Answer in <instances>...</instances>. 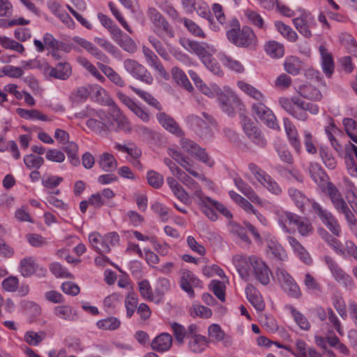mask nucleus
Masks as SVG:
<instances>
[{
	"label": "nucleus",
	"mask_w": 357,
	"mask_h": 357,
	"mask_svg": "<svg viewBox=\"0 0 357 357\" xmlns=\"http://www.w3.org/2000/svg\"><path fill=\"white\" fill-rule=\"evenodd\" d=\"M89 242L92 248L99 254L109 253L111 250L109 244H107L105 237L97 232H93L89 236Z\"/></svg>",
	"instance_id": "obj_32"
},
{
	"label": "nucleus",
	"mask_w": 357,
	"mask_h": 357,
	"mask_svg": "<svg viewBox=\"0 0 357 357\" xmlns=\"http://www.w3.org/2000/svg\"><path fill=\"white\" fill-rule=\"evenodd\" d=\"M150 18L155 25V32L158 35L166 34L168 36H174V31L164 17L155 8L149 10Z\"/></svg>",
	"instance_id": "obj_17"
},
{
	"label": "nucleus",
	"mask_w": 357,
	"mask_h": 357,
	"mask_svg": "<svg viewBox=\"0 0 357 357\" xmlns=\"http://www.w3.org/2000/svg\"><path fill=\"white\" fill-rule=\"evenodd\" d=\"M287 241L296 255L305 264L310 265L312 259L304 247L293 236H288Z\"/></svg>",
	"instance_id": "obj_31"
},
{
	"label": "nucleus",
	"mask_w": 357,
	"mask_h": 357,
	"mask_svg": "<svg viewBox=\"0 0 357 357\" xmlns=\"http://www.w3.org/2000/svg\"><path fill=\"white\" fill-rule=\"evenodd\" d=\"M192 287H202V282L191 271H183L181 278V287L191 298L195 296Z\"/></svg>",
	"instance_id": "obj_18"
},
{
	"label": "nucleus",
	"mask_w": 357,
	"mask_h": 357,
	"mask_svg": "<svg viewBox=\"0 0 357 357\" xmlns=\"http://www.w3.org/2000/svg\"><path fill=\"white\" fill-rule=\"evenodd\" d=\"M325 261L337 282L342 284L346 287H351L353 284L351 276L339 266L332 257L326 256Z\"/></svg>",
	"instance_id": "obj_16"
},
{
	"label": "nucleus",
	"mask_w": 357,
	"mask_h": 357,
	"mask_svg": "<svg viewBox=\"0 0 357 357\" xmlns=\"http://www.w3.org/2000/svg\"><path fill=\"white\" fill-rule=\"evenodd\" d=\"M146 178L148 183L155 189L160 188L164 183L162 175L153 170L147 172Z\"/></svg>",
	"instance_id": "obj_61"
},
{
	"label": "nucleus",
	"mask_w": 357,
	"mask_h": 357,
	"mask_svg": "<svg viewBox=\"0 0 357 357\" xmlns=\"http://www.w3.org/2000/svg\"><path fill=\"white\" fill-rule=\"evenodd\" d=\"M78 63L86 68L93 76L98 80L103 82L105 80L104 76L98 70L95 66H93L87 59L84 57H78Z\"/></svg>",
	"instance_id": "obj_56"
},
{
	"label": "nucleus",
	"mask_w": 357,
	"mask_h": 357,
	"mask_svg": "<svg viewBox=\"0 0 357 357\" xmlns=\"http://www.w3.org/2000/svg\"><path fill=\"white\" fill-rule=\"evenodd\" d=\"M276 29L290 42H295L298 39V34L289 26L281 21L275 22Z\"/></svg>",
	"instance_id": "obj_49"
},
{
	"label": "nucleus",
	"mask_w": 357,
	"mask_h": 357,
	"mask_svg": "<svg viewBox=\"0 0 357 357\" xmlns=\"http://www.w3.org/2000/svg\"><path fill=\"white\" fill-rule=\"evenodd\" d=\"M309 172L312 179L319 185H324L326 181V175L317 162H310Z\"/></svg>",
	"instance_id": "obj_40"
},
{
	"label": "nucleus",
	"mask_w": 357,
	"mask_h": 357,
	"mask_svg": "<svg viewBox=\"0 0 357 357\" xmlns=\"http://www.w3.org/2000/svg\"><path fill=\"white\" fill-rule=\"evenodd\" d=\"M298 93L303 97L315 101L320 100L322 97L320 91L310 84H305L300 86Z\"/></svg>",
	"instance_id": "obj_42"
},
{
	"label": "nucleus",
	"mask_w": 357,
	"mask_h": 357,
	"mask_svg": "<svg viewBox=\"0 0 357 357\" xmlns=\"http://www.w3.org/2000/svg\"><path fill=\"white\" fill-rule=\"evenodd\" d=\"M98 17L101 22L102 25L107 29V30L111 34V37L117 36L118 34H120V29L119 27L112 20L111 18L107 17V15L99 13L98 15Z\"/></svg>",
	"instance_id": "obj_51"
},
{
	"label": "nucleus",
	"mask_w": 357,
	"mask_h": 357,
	"mask_svg": "<svg viewBox=\"0 0 357 357\" xmlns=\"http://www.w3.org/2000/svg\"><path fill=\"white\" fill-rule=\"evenodd\" d=\"M112 38L124 51L129 53H135L137 51V47L134 40L128 35L123 34L121 30H120V34H118L116 37L113 36Z\"/></svg>",
	"instance_id": "obj_33"
},
{
	"label": "nucleus",
	"mask_w": 357,
	"mask_h": 357,
	"mask_svg": "<svg viewBox=\"0 0 357 357\" xmlns=\"http://www.w3.org/2000/svg\"><path fill=\"white\" fill-rule=\"evenodd\" d=\"M115 196L114 192L109 188H105L101 192L93 194L89 198V202L95 208H100L107 204Z\"/></svg>",
	"instance_id": "obj_26"
},
{
	"label": "nucleus",
	"mask_w": 357,
	"mask_h": 357,
	"mask_svg": "<svg viewBox=\"0 0 357 357\" xmlns=\"http://www.w3.org/2000/svg\"><path fill=\"white\" fill-rule=\"evenodd\" d=\"M173 79L175 82L188 91L193 90V86L188 80L184 72L178 67H174L172 70Z\"/></svg>",
	"instance_id": "obj_43"
},
{
	"label": "nucleus",
	"mask_w": 357,
	"mask_h": 357,
	"mask_svg": "<svg viewBox=\"0 0 357 357\" xmlns=\"http://www.w3.org/2000/svg\"><path fill=\"white\" fill-rule=\"evenodd\" d=\"M188 340V349L194 354H201L208 347L210 340L206 336L199 335L191 336Z\"/></svg>",
	"instance_id": "obj_27"
},
{
	"label": "nucleus",
	"mask_w": 357,
	"mask_h": 357,
	"mask_svg": "<svg viewBox=\"0 0 357 357\" xmlns=\"http://www.w3.org/2000/svg\"><path fill=\"white\" fill-rule=\"evenodd\" d=\"M180 181L190 189L194 192V195L197 198L202 197L203 193L199 185L188 174H185L182 178H181Z\"/></svg>",
	"instance_id": "obj_57"
},
{
	"label": "nucleus",
	"mask_w": 357,
	"mask_h": 357,
	"mask_svg": "<svg viewBox=\"0 0 357 357\" xmlns=\"http://www.w3.org/2000/svg\"><path fill=\"white\" fill-rule=\"evenodd\" d=\"M295 104L291 116L298 121H305L307 119L308 114L307 112L312 114H317L319 112V107L317 105L304 101L300 98L295 100Z\"/></svg>",
	"instance_id": "obj_14"
},
{
	"label": "nucleus",
	"mask_w": 357,
	"mask_h": 357,
	"mask_svg": "<svg viewBox=\"0 0 357 357\" xmlns=\"http://www.w3.org/2000/svg\"><path fill=\"white\" fill-rule=\"evenodd\" d=\"M156 117L159 123L165 129L176 136L180 137L183 135V130L173 118L164 112L158 113L156 115Z\"/></svg>",
	"instance_id": "obj_24"
},
{
	"label": "nucleus",
	"mask_w": 357,
	"mask_h": 357,
	"mask_svg": "<svg viewBox=\"0 0 357 357\" xmlns=\"http://www.w3.org/2000/svg\"><path fill=\"white\" fill-rule=\"evenodd\" d=\"M54 314L59 319L72 321L76 319V314L73 312L72 307L69 305H58L54 307Z\"/></svg>",
	"instance_id": "obj_41"
},
{
	"label": "nucleus",
	"mask_w": 357,
	"mask_h": 357,
	"mask_svg": "<svg viewBox=\"0 0 357 357\" xmlns=\"http://www.w3.org/2000/svg\"><path fill=\"white\" fill-rule=\"evenodd\" d=\"M142 50L146 63L157 71L161 77H166L167 73L158 56L145 45L142 47Z\"/></svg>",
	"instance_id": "obj_19"
},
{
	"label": "nucleus",
	"mask_w": 357,
	"mask_h": 357,
	"mask_svg": "<svg viewBox=\"0 0 357 357\" xmlns=\"http://www.w3.org/2000/svg\"><path fill=\"white\" fill-rule=\"evenodd\" d=\"M211 10L216 18L220 27L223 26L227 22V17L224 12L222 6L218 3H214L211 6Z\"/></svg>",
	"instance_id": "obj_62"
},
{
	"label": "nucleus",
	"mask_w": 357,
	"mask_h": 357,
	"mask_svg": "<svg viewBox=\"0 0 357 357\" xmlns=\"http://www.w3.org/2000/svg\"><path fill=\"white\" fill-rule=\"evenodd\" d=\"M247 299L257 310L262 311L265 308V303L259 291L251 284H248L245 289Z\"/></svg>",
	"instance_id": "obj_23"
},
{
	"label": "nucleus",
	"mask_w": 357,
	"mask_h": 357,
	"mask_svg": "<svg viewBox=\"0 0 357 357\" xmlns=\"http://www.w3.org/2000/svg\"><path fill=\"white\" fill-rule=\"evenodd\" d=\"M238 88L246 95L252 98L256 102L266 101L264 95L252 84L244 81H238L237 82Z\"/></svg>",
	"instance_id": "obj_36"
},
{
	"label": "nucleus",
	"mask_w": 357,
	"mask_h": 357,
	"mask_svg": "<svg viewBox=\"0 0 357 357\" xmlns=\"http://www.w3.org/2000/svg\"><path fill=\"white\" fill-rule=\"evenodd\" d=\"M293 24L296 30L305 38L312 36L310 29L315 24V20L310 13L303 12L299 17L293 20Z\"/></svg>",
	"instance_id": "obj_15"
},
{
	"label": "nucleus",
	"mask_w": 357,
	"mask_h": 357,
	"mask_svg": "<svg viewBox=\"0 0 357 357\" xmlns=\"http://www.w3.org/2000/svg\"><path fill=\"white\" fill-rule=\"evenodd\" d=\"M312 207L327 228L335 236H339L341 232L340 226L333 214L323 208V207L316 202L312 203Z\"/></svg>",
	"instance_id": "obj_12"
},
{
	"label": "nucleus",
	"mask_w": 357,
	"mask_h": 357,
	"mask_svg": "<svg viewBox=\"0 0 357 357\" xmlns=\"http://www.w3.org/2000/svg\"><path fill=\"white\" fill-rule=\"evenodd\" d=\"M95 114L100 118V121L93 118L89 119L86 123V126L98 135L102 136L107 135L108 134V129L105 123L106 115L101 111L95 112Z\"/></svg>",
	"instance_id": "obj_25"
},
{
	"label": "nucleus",
	"mask_w": 357,
	"mask_h": 357,
	"mask_svg": "<svg viewBox=\"0 0 357 357\" xmlns=\"http://www.w3.org/2000/svg\"><path fill=\"white\" fill-rule=\"evenodd\" d=\"M265 51L272 58H280L283 56L284 50L282 44L277 41H268L265 45Z\"/></svg>",
	"instance_id": "obj_48"
},
{
	"label": "nucleus",
	"mask_w": 357,
	"mask_h": 357,
	"mask_svg": "<svg viewBox=\"0 0 357 357\" xmlns=\"http://www.w3.org/2000/svg\"><path fill=\"white\" fill-rule=\"evenodd\" d=\"M278 220L283 230L289 232L287 223L296 226L299 234L303 236H309L313 232V227L310 220L305 218L299 216L295 213L280 211L277 213Z\"/></svg>",
	"instance_id": "obj_3"
},
{
	"label": "nucleus",
	"mask_w": 357,
	"mask_h": 357,
	"mask_svg": "<svg viewBox=\"0 0 357 357\" xmlns=\"http://www.w3.org/2000/svg\"><path fill=\"white\" fill-rule=\"evenodd\" d=\"M236 269L244 280L248 281L252 275L263 285L270 281L271 271L261 259L256 256H237L234 259Z\"/></svg>",
	"instance_id": "obj_1"
},
{
	"label": "nucleus",
	"mask_w": 357,
	"mask_h": 357,
	"mask_svg": "<svg viewBox=\"0 0 357 357\" xmlns=\"http://www.w3.org/2000/svg\"><path fill=\"white\" fill-rule=\"evenodd\" d=\"M285 71L292 75H296L300 73L302 68L301 61L295 56H291L286 58L284 63Z\"/></svg>",
	"instance_id": "obj_44"
},
{
	"label": "nucleus",
	"mask_w": 357,
	"mask_h": 357,
	"mask_svg": "<svg viewBox=\"0 0 357 357\" xmlns=\"http://www.w3.org/2000/svg\"><path fill=\"white\" fill-rule=\"evenodd\" d=\"M288 194L295 205L301 210H303L305 206L310 202V199L300 190L291 188L288 190Z\"/></svg>",
	"instance_id": "obj_47"
},
{
	"label": "nucleus",
	"mask_w": 357,
	"mask_h": 357,
	"mask_svg": "<svg viewBox=\"0 0 357 357\" xmlns=\"http://www.w3.org/2000/svg\"><path fill=\"white\" fill-rule=\"evenodd\" d=\"M208 333L211 340L210 341L218 342H222L225 347H229L232 344L231 337L226 335L218 324H211L208 329Z\"/></svg>",
	"instance_id": "obj_22"
},
{
	"label": "nucleus",
	"mask_w": 357,
	"mask_h": 357,
	"mask_svg": "<svg viewBox=\"0 0 357 357\" xmlns=\"http://www.w3.org/2000/svg\"><path fill=\"white\" fill-rule=\"evenodd\" d=\"M219 59L225 66L227 67L231 70L238 73H243L244 71V67L241 62L234 60L225 54H221Z\"/></svg>",
	"instance_id": "obj_55"
},
{
	"label": "nucleus",
	"mask_w": 357,
	"mask_h": 357,
	"mask_svg": "<svg viewBox=\"0 0 357 357\" xmlns=\"http://www.w3.org/2000/svg\"><path fill=\"white\" fill-rule=\"evenodd\" d=\"M245 16L248 18L250 23L252 25L262 29H266V25L263 17L257 12L247 9L244 11Z\"/></svg>",
	"instance_id": "obj_54"
},
{
	"label": "nucleus",
	"mask_w": 357,
	"mask_h": 357,
	"mask_svg": "<svg viewBox=\"0 0 357 357\" xmlns=\"http://www.w3.org/2000/svg\"><path fill=\"white\" fill-rule=\"evenodd\" d=\"M45 71L50 76L61 80L67 79L72 73L71 66L67 62H60L55 67L47 66Z\"/></svg>",
	"instance_id": "obj_21"
},
{
	"label": "nucleus",
	"mask_w": 357,
	"mask_h": 357,
	"mask_svg": "<svg viewBox=\"0 0 357 357\" xmlns=\"http://www.w3.org/2000/svg\"><path fill=\"white\" fill-rule=\"evenodd\" d=\"M248 168L258 182L267 190L276 195L282 193V188L278 183L264 170L254 163L249 164Z\"/></svg>",
	"instance_id": "obj_8"
},
{
	"label": "nucleus",
	"mask_w": 357,
	"mask_h": 357,
	"mask_svg": "<svg viewBox=\"0 0 357 357\" xmlns=\"http://www.w3.org/2000/svg\"><path fill=\"white\" fill-rule=\"evenodd\" d=\"M148 40L151 45L154 47L157 53L164 59L167 60L169 55L163 46L162 43L155 36H149Z\"/></svg>",
	"instance_id": "obj_64"
},
{
	"label": "nucleus",
	"mask_w": 357,
	"mask_h": 357,
	"mask_svg": "<svg viewBox=\"0 0 357 357\" xmlns=\"http://www.w3.org/2000/svg\"><path fill=\"white\" fill-rule=\"evenodd\" d=\"M228 40L239 47H252L256 45L257 39L252 28L244 26L241 29H231L227 32Z\"/></svg>",
	"instance_id": "obj_5"
},
{
	"label": "nucleus",
	"mask_w": 357,
	"mask_h": 357,
	"mask_svg": "<svg viewBox=\"0 0 357 357\" xmlns=\"http://www.w3.org/2000/svg\"><path fill=\"white\" fill-rule=\"evenodd\" d=\"M319 50L321 56V67L325 75L330 77L334 72L335 64L332 54L324 45H320Z\"/></svg>",
	"instance_id": "obj_28"
},
{
	"label": "nucleus",
	"mask_w": 357,
	"mask_h": 357,
	"mask_svg": "<svg viewBox=\"0 0 357 357\" xmlns=\"http://www.w3.org/2000/svg\"><path fill=\"white\" fill-rule=\"evenodd\" d=\"M180 22L184 24L188 31L195 37L199 38H206V34L204 30L193 20L183 17L180 20Z\"/></svg>",
	"instance_id": "obj_45"
},
{
	"label": "nucleus",
	"mask_w": 357,
	"mask_h": 357,
	"mask_svg": "<svg viewBox=\"0 0 357 357\" xmlns=\"http://www.w3.org/2000/svg\"><path fill=\"white\" fill-rule=\"evenodd\" d=\"M38 269L36 259L33 257H26L20 261L19 271L24 278H29L33 275Z\"/></svg>",
	"instance_id": "obj_35"
},
{
	"label": "nucleus",
	"mask_w": 357,
	"mask_h": 357,
	"mask_svg": "<svg viewBox=\"0 0 357 357\" xmlns=\"http://www.w3.org/2000/svg\"><path fill=\"white\" fill-rule=\"evenodd\" d=\"M17 114L25 119L33 120L38 119L43 121H50L47 116L43 114L42 112L37 109H17Z\"/></svg>",
	"instance_id": "obj_50"
},
{
	"label": "nucleus",
	"mask_w": 357,
	"mask_h": 357,
	"mask_svg": "<svg viewBox=\"0 0 357 357\" xmlns=\"http://www.w3.org/2000/svg\"><path fill=\"white\" fill-rule=\"evenodd\" d=\"M172 345V337L167 333H163L158 335L152 341L151 347L153 350L158 352L168 351Z\"/></svg>",
	"instance_id": "obj_29"
},
{
	"label": "nucleus",
	"mask_w": 357,
	"mask_h": 357,
	"mask_svg": "<svg viewBox=\"0 0 357 357\" xmlns=\"http://www.w3.org/2000/svg\"><path fill=\"white\" fill-rule=\"evenodd\" d=\"M186 122L190 128L202 139L209 140L213 137V129L216 126L215 121L207 113L202 112V116L190 114L186 117Z\"/></svg>",
	"instance_id": "obj_2"
},
{
	"label": "nucleus",
	"mask_w": 357,
	"mask_h": 357,
	"mask_svg": "<svg viewBox=\"0 0 357 357\" xmlns=\"http://www.w3.org/2000/svg\"><path fill=\"white\" fill-rule=\"evenodd\" d=\"M266 101L255 102L252 104L251 109L255 119L261 121L270 128L280 130L277 118L273 112L268 107Z\"/></svg>",
	"instance_id": "obj_7"
},
{
	"label": "nucleus",
	"mask_w": 357,
	"mask_h": 357,
	"mask_svg": "<svg viewBox=\"0 0 357 357\" xmlns=\"http://www.w3.org/2000/svg\"><path fill=\"white\" fill-rule=\"evenodd\" d=\"M197 15L203 18H206L209 24V28L214 31H218L220 30L219 25H216L215 20L211 15V10L205 2H202L197 7L194 6Z\"/></svg>",
	"instance_id": "obj_38"
},
{
	"label": "nucleus",
	"mask_w": 357,
	"mask_h": 357,
	"mask_svg": "<svg viewBox=\"0 0 357 357\" xmlns=\"http://www.w3.org/2000/svg\"><path fill=\"white\" fill-rule=\"evenodd\" d=\"M321 236L322 238L331 246L332 247L337 253L338 254H344V250H342V243L335 237L332 236L328 234L326 230H322L321 232Z\"/></svg>",
	"instance_id": "obj_59"
},
{
	"label": "nucleus",
	"mask_w": 357,
	"mask_h": 357,
	"mask_svg": "<svg viewBox=\"0 0 357 357\" xmlns=\"http://www.w3.org/2000/svg\"><path fill=\"white\" fill-rule=\"evenodd\" d=\"M275 275L281 287L289 296L298 298L301 296L299 287L285 269L278 267L275 270Z\"/></svg>",
	"instance_id": "obj_9"
},
{
	"label": "nucleus",
	"mask_w": 357,
	"mask_h": 357,
	"mask_svg": "<svg viewBox=\"0 0 357 357\" xmlns=\"http://www.w3.org/2000/svg\"><path fill=\"white\" fill-rule=\"evenodd\" d=\"M266 253L277 260L285 261L287 259V254L282 246L272 239L266 241Z\"/></svg>",
	"instance_id": "obj_30"
},
{
	"label": "nucleus",
	"mask_w": 357,
	"mask_h": 357,
	"mask_svg": "<svg viewBox=\"0 0 357 357\" xmlns=\"http://www.w3.org/2000/svg\"><path fill=\"white\" fill-rule=\"evenodd\" d=\"M210 289L222 302L225 301V286L224 283L219 280H212L210 284Z\"/></svg>",
	"instance_id": "obj_63"
},
{
	"label": "nucleus",
	"mask_w": 357,
	"mask_h": 357,
	"mask_svg": "<svg viewBox=\"0 0 357 357\" xmlns=\"http://www.w3.org/2000/svg\"><path fill=\"white\" fill-rule=\"evenodd\" d=\"M218 100L222 111L230 116H234L236 109L241 106L240 99L229 90L218 93Z\"/></svg>",
	"instance_id": "obj_10"
},
{
	"label": "nucleus",
	"mask_w": 357,
	"mask_h": 357,
	"mask_svg": "<svg viewBox=\"0 0 357 357\" xmlns=\"http://www.w3.org/2000/svg\"><path fill=\"white\" fill-rule=\"evenodd\" d=\"M171 328L176 342L179 344L184 343L185 338H187V332L185 328L176 322L171 324Z\"/></svg>",
	"instance_id": "obj_60"
},
{
	"label": "nucleus",
	"mask_w": 357,
	"mask_h": 357,
	"mask_svg": "<svg viewBox=\"0 0 357 357\" xmlns=\"http://www.w3.org/2000/svg\"><path fill=\"white\" fill-rule=\"evenodd\" d=\"M199 199V204L201 207L202 211L205 215L212 221H215L218 219V215L213 210V199L209 197L202 195V197L197 198Z\"/></svg>",
	"instance_id": "obj_37"
},
{
	"label": "nucleus",
	"mask_w": 357,
	"mask_h": 357,
	"mask_svg": "<svg viewBox=\"0 0 357 357\" xmlns=\"http://www.w3.org/2000/svg\"><path fill=\"white\" fill-rule=\"evenodd\" d=\"M46 337V333L43 331L35 332L33 331H26L24 340L31 346H37Z\"/></svg>",
	"instance_id": "obj_52"
},
{
	"label": "nucleus",
	"mask_w": 357,
	"mask_h": 357,
	"mask_svg": "<svg viewBox=\"0 0 357 357\" xmlns=\"http://www.w3.org/2000/svg\"><path fill=\"white\" fill-rule=\"evenodd\" d=\"M138 304V298L134 292H130L125 298V307L126 309V316L131 318L137 310Z\"/></svg>",
	"instance_id": "obj_53"
},
{
	"label": "nucleus",
	"mask_w": 357,
	"mask_h": 357,
	"mask_svg": "<svg viewBox=\"0 0 357 357\" xmlns=\"http://www.w3.org/2000/svg\"><path fill=\"white\" fill-rule=\"evenodd\" d=\"M343 125L347 134L357 144V122L351 118H344Z\"/></svg>",
	"instance_id": "obj_58"
},
{
	"label": "nucleus",
	"mask_w": 357,
	"mask_h": 357,
	"mask_svg": "<svg viewBox=\"0 0 357 357\" xmlns=\"http://www.w3.org/2000/svg\"><path fill=\"white\" fill-rule=\"evenodd\" d=\"M180 144L184 151L193 155L197 160L206 164L209 167L213 165V162L210 159L205 149H202L193 141L183 138L181 139Z\"/></svg>",
	"instance_id": "obj_13"
},
{
	"label": "nucleus",
	"mask_w": 357,
	"mask_h": 357,
	"mask_svg": "<svg viewBox=\"0 0 357 357\" xmlns=\"http://www.w3.org/2000/svg\"><path fill=\"white\" fill-rule=\"evenodd\" d=\"M98 165L104 172H112L116 169L118 162L112 154L105 152L100 155Z\"/></svg>",
	"instance_id": "obj_39"
},
{
	"label": "nucleus",
	"mask_w": 357,
	"mask_h": 357,
	"mask_svg": "<svg viewBox=\"0 0 357 357\" xmlns=\"http://www.w3.org/2000/svg\"><path fill=\"white\" fill-rule=\"evenodd\" d=\"M283 123L289 143L294 148L296 152L300 153L301 144L296 126L289 118H283Z\"/></svg>",
	"instance_id": "obj_20"
},
{
	"label": "nucleus",
	"mask_w": 357,
	"mask_h": 357,
	"mask_svg": "<svg viewBox=\"0 0 357 357\" xmlns=\"http://www.w3.org/2000/svg\"><path fill=\"white\" fill-rule=\"evenodd\" d=\"M234 183L237 188L252 202L259 205H262L263 202L261 198L256 194L254 190L241 178H236L234 180Z\"/></svg>",
	"instance_id": "obj_34"
},
{
	"label": "nucleus",
	"mask_w": 357,
	"mask_h": 357,
	"mask_svg": "<svg viewBox=\"0 0 357 357\" xmlns=\"http://www.w3.org/2000/svg\"><path fill=\"white\" fill-rule=\"evenodd\" d=\"M326 190L333 207L337 213L344 215L348 226L349 227L351 225H356L357 219L356 218L354 213L350 209L347 203L345 202L335 185L331 182H328Z\"/></svg>",
	"instance_id": "obj_4"
},
{
	"label": "nucleus",
	"mask_w": 357,
	"mask_h": 357,
	"mask_svg": "<svg viewBox=\"0 0 357 357\" xmlns=\"http://www.w3.org/2000/svg\"><path fill=\"white\" fill-rule=\"evenodd\" d=\"M125 70L133 77L150 84L153 82V77L147 69L137 61L127 59L123 61Z\"/></svg>",
	"instance_id": "obj_11"
},
{
	"label": "nucleus",
	"mask_w": 357,
	"mask_h": 357,
	"mask_svg": "<svg viewBox=\"0 0 357 357\" xmlns=\"http://www.w3.org/2000/svg\"><path fill=\"white\" fill-rule=\"evenodd\" d=\"M121 321L115 317H108L105 319L98 320L96 326L102 331H115L121 326Z\"/></svg>",
	"instance_id": "obj_46"
},
{
	"label": "nucleus",
	"mask_w": 357,
	"mask_h": 357,
	"mask_svg": "<svg viewBox=\"0 0 357 357\" xmlns=\"http://www.w3.org/2000/svg\"><path fill=\"white\" fill-rule=\"evenodd\" d=\"M179 43L188 52L196 54L202 63L213 56L216 52L213 45L204 42L181 38Z\"/></svg>",
	"instance_id": "obj_6"
}]
</instances>
